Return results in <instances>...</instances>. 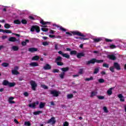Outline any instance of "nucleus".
<instances>
[{
    "label": "nucleus",
    "mask_w": 126,
    "mask_h": 126,
    "mask_svg": "<svg viewBox=\"0 0 126 126\" xmlns=\"http://www.w3.org/2000/svg\"><path fill=\"white\" fill-rule=\"evenodd\" d=\"M96 63H104V60H96V58L92 59L91 60L88 61L87 62V64H90L92 63L94 64Z\"/></svg>",
    "instance_id": "1"
},
{
    "label": "nucleus",
    "mask_w": 126,
    "mask_h": 126,
    "mask_svg": "<svg viewBox=\"0 0 126 126\" xmlns=\"http://www.w3.org/2000/svg\"><path fill=\"white\" fill-rule=\"evenodd\" d=\"M2 85L4 86H8L9 87H14L16 85V83L15 82H9L6 80H4L2 82Z\"/></svg>",
    "instance_id": "2"
},
{
    "label": "nucleus",
    "mask_w": 126,
    "mask_h": 126,
    "mask_svg": "<svg viewBox=\"0 0 126 126\" xmlns=\"http://www.w3.org/2000/svg\"><path fill=\"white\" fill-rule=\"evenodd\" d=\"M35 31V32L36 33H40V27L37 26V25H33L32 26L31 28V32H34Z\"/></svg>",
    "instance_id": "3"
},
{
    "label": "nucleus",
    "mask_w": 126,
    "mask_h": 126,
    "mask_svg": "<svg viewBox=\"0 0 126 126\" xmlns=\"http://www.w3.org/2000/svg\"><path fill=\"white\" fill-rule=\"evenodd\" d=\"M31 86H32V89L33 91H36V88H37V85L35 81L32 80L30 82Z\"/></svg>",
    "instance_id": "4"
},
{
    "label": "nucleus",
    "mask_w": 126,
    "mask_h": 126,
    "mask_svg": "<svg viewBox=\"0 0 126 126\" xmlns=\"http://www.w3.org/2000/svg\"><path fill=\"white\" fill-rule=\"evenodd\" d=\"M72 33L73 35H76L77 36H79L80 37H83V38H85V37H86L85 35L83 34V33L78 31L73 32H72Z\"/></svg>",
    "instance_id": "5"
},
{
    "label": "nucleus",
    "mask_w": 126,
    "mask_h": 126,
    "mask_svg": "<svg viewBox=\"0 0 126 126\" xmlns=\"http://www.w3.org/2000/svg\"><path fill=\"white\" fill-rule=\"evenodd\" d=\"M50 94L53 95V97H58L60 95V93L56 90H53L50 91Z\"/></svg>",
    "instance_id": "6"
},
{
    "label": "nucleus",
    "mask_w": 126,
    "mask_h": 126,
    "mask_svg": "<svg viewBox=\"0 0 126 126\" xmlns=\"http://www.w3.org/2000/svg\"><path fill=\"white\" fill-rule=\"evenodd\" d=\"M55 119V117H52L47 121V124H52V125H55V124H56Z\"/></svg>",
    "instance_id": "7"
},
{
    "label": "nucleus",
    "mask_w": 126,
    "mask_h": 126,
    "mask_svg": "<svg viewBox=\"0 0 126 126\" xmlns=\"http://www.w3.org/2000/svg\"><path fill=\"white\" fill-rule=\"evenodd\" d=\"M43 69L45 70H49L50 69H52V66L50 64L46 63L45 65L43 66Z\"/></svg>",
    "instance_id": "8"
},
{
    "label": "nucleus",
    "mask_w": 126,
    "mask_h": 126,
    "mask_svg": "<svg viewBox=\"0 0 126 126\" xmlns=\"http://www.w3.org/2000/svg\"><path fill=\"white\" fill-rule=\"evenodd\" d=\"M8 41L9 42H18L19 40L16 39L15 37H10L8 38Z\"/></svg>",
    "instance_id": "9"
},
{
    "label": "nucleus",
    "mask_w": 126,
    "mask_h": 126,
    "mask_svg": "<svg viewBox=\"0 0 126 126\" xmlns=\"http://www.w3.org/2000/svg\"><path fill=\"white\" fill-rule=\"evenodd\" d=\"M36 105H39V101H36L32 104H30L29 105V107H30V108H35V107H36Z\"/></svg>",
    "instance_id": "10"
},
{
    "label": "nucleus",
    "mask_w": 126,
    "mask_h": 126,
    "mask_svg": "<svg viewBox=\"0 0 126 126\" xmlns=\"http://www.w3.org/2000/svg\"><path fill=\"white\" fill-rule=\"evenodd\" d=\"M114 66L116 69L117 70H121V66L118 63H114Z\"/></svg>",
    "instance_id": "11"
},
{
    "label": "nucleus",
    "mask_w": 126,
    "mask_h": 126,
    "mask_svg": "<svg viewBox=\"0 0 126 126\" xmlns=\"http://www.w3.org/2000/svg\"><path fill=\"white\" fill-rule=\"evenodd\" d=\"M108 58L109 60H111V61H116V60H117V57L113 54L108 55Z\"/></svg>",
    "instance_id": "12"
},
{
    "label": "nucleus",
    "mask_w": 126,
    "mask_h": 126,
    "mask_svg": "<svg viewBox=\"0 0 126 126\" xmlns=\"http://www.w3.org/2000/svg\"><path fill=\"white\" fill-rule=\"evenodd\" d=\"M29 52H31V53H34V52H37L38 51V49L35 47L30 48L28 49Z\"/></svg>",
    "instance_id": "13"
},
{
    "label": "nucleus",
    "mask_w": 126,
    "mask_h": 126,
    "mask_svg": "<svg viewBox=\"0 0 126 126\" xmlns=\"http://www.w3.org/2000/svg\"><path fill=\"white\" fill-rule=\"evenodd\" d=\"M85 54H84V53H77V58L78 59H81L82 57H85Z\"/></svg>",
    "instance_id": "14"
},
{
    "label": "nucleus",
    "mask_w": 126,
    "mask_h": 126,
    "mask_svg": "<svg viewBox=\"0 0 126 126\" xmlns=\"http://www.w3.org/2000/svg\"><path fill=\"white\" fill-rule=\"evenodd\" d=\"M98 94V93L96 91H93L91 93L90 97L91 98H93V97L96 96Z\"/></svg>",
    "instance_id": "15"
},
{
    "label": "nucleus",
    "mask_w": 126,
    "mask_h": 126,
    "mask_svg": "<svg viewBox=\"0 0 126 126\" xmlns=\"http://www.w3.org/2000/svg\"><path fill=\"white\" fill-rule=\"evenodd\" d=\"M118 98H120L121 102H125V98H124V96H123V94H119L118 95Z\"/></svg>",
    "instance_id": "16"
},
{
    "label": "nucleus",
    "mask_w": 126,
    "mask_h": 126,
    "mask_svg": "<svg viewBox=\"0 0 126 126\" xmlns=\"http://www.w3.org/2000/svg\"><path fill=\"white\" fill-rule=\"evenodd\" d=\"M30 66H39V64L36 62H32L30 63Z\"/></svg>",
    "instance_id": "17"
},
{
    "label": "nucleus",
    "mask_w": 126,
    "mask_h": 126,
    "mask_svg": "<svg viewBox=\"0 0 126 126\" xmlns=\"http://www.w3.org/2000/svg\"><path fill=\"white\" fill-rule=\"evenodd\" d=\"M27 43H29V39H26L25 41H22L21 43L22 46H26V45H27Z\"/></svg>",
    "instance_id": "18"
},
{
    "label": "nucleus",
    "mask_w": 126,
    "mask_h": 126,
    "mask_svg": "<svg viewBox=\"0 0 126 126\" xmlns=\"http://www.w3.org/2000/svg\"><path fill=\"white\" fill-rule=\"evenodd\" d=\"M63 61V58L61 56H58L55 60V63H58Z\"/></svg>",
    "instance_id": "19"
},
{
    "label": "nucleus",
    "mask_w": 126,
    "mask_h": 126,
    "mask_svg": "<svg viewBox=\"0 0 126 126\" xmlns=\"http://www.w3.org/2000/svg\"><path fill=\"white\" fill-rule=\"evenodd\" d=\"M61 69L63 71V72H66V71H68L69 70V67H63V68H62Z\"/></svg>",
    "instance_id": "20"
},
{
    "label": "nucleus",
    "mask_w": 126,
    "mask_h": 126,
    "mask_svg": "<svg viewBox=\"0 0 126 126\" xmlns=\"http://www.w3.org/2000/svg\"><path fill=\"white\" fill-rule=\"evenodd\" d=\"M93 40L94 43H99V42H101V41H102V39L99 38H94Z\"/></svg>",
    "instance_id": "21"
},
{
    "label": "nucleus",
    "mask_w": 126,
    "mask_h": 126,
    "mask_svg": "<svg viewBox=\"0 0 126 126\" xmlns=\"http://www.w3.org/2000/svg\"><path fill=\"white\" fill-rule=\"evenodd\" d=\"M40 57L38 56H35L32 58V61H38Z\"/></svg>",
    "instance_id": "22"
},
{
    "label": "nucleus",
    "mask_w": 126,
    "mask_h": 126,
    "mask_svg": "<svg viewBox=\"0 0 126 126\" xmlns=\"http://www.w3.org/2000/svg\"><path fill=\"white\" fill-rule=\"evenodd\" d=\"M12 74H13L14 75H17L18 74H20V73L18 72V71L14 70H11Z\"/></svg>",
    "instance_id": "23"
},
{
    "label": "nucleus",
    "mask_w": 126,
    "mask_h": 126,
    "mask_svg": "<svg viewBox=\"0 0 126 126\" xmlns=\"http://www.w3.org/2000/svg\"><path fill=\"white\" fill-rule=\"evenodd\" d=\"M56 27H57V28H59L60 27V30H61V31H63L64 32H65V31H66V30H65V29L63 28V27L60 26L59 27V25H55Z\"/></svg>",
    "instance_id": "24"
},
{
    "label": "nucleus",
    "mask_w": 126,
    "mask_h": 126,
    "mask_svg": "<svg viewBox=\"0 0 126 126\" xmlns=\"http://www.w3.org/2000/svg\"><path fill=\"white\" fill-rule=\"evenodd\" d=\"M45 105H46V103L40 102V103H39L40 109H43V108L45 107Z\"/></svg>",
    "instance_id": "25"
},
{
    "label": "nucleus",
    "mask_w": 126,
    "mask_h": 126,
    "mask_svg": "<svg viewBox=\"0 0 126 126\" xmlns=\"http://www.w3.org/2000/svg\"><path fill=\"white\" fill-rule=\"evenodd\" d=\"M65 75V72H62L60 75L59 76L61 79H63L64 78V75Z\"/></svg>",
    "instance_id": "26"
},
{
    "label": "nucleus",
    "mask_w": 126,
    "mask_h": 126,
    "mask_svg": "<svg viewBox=\"0 0 126 126\" xmlns=\"http://www.w3.org/2000/svg\"><path fill=\"white\" fill-rule=\"evenodd\" d=\"M12 50L14 51H17L18 50H19V47L17 46H13L12 47Z\"/></svg>",
    "instance_id": "27"
},
{
    "label": "nucleus",
    "mask_w": 126,
    "mask_h": 126,
    "mask_svg": "<svg viewBox=\"0 0 126 126\" xmlns=\"http://www.w3.org/2000/svg\"><path fill=\"white\" fill-rule=\"evenodd\" d=\"M42 113H43V111H34L33 112V114L35 116H37V115L42 114Z\"/></svg>",
    "instance_id": "28"
},
{
    "label": "nucleus",
    "mask_w": 126,
    "mask_h": 126,
    "mask_svg": "<svg viewBox=\"0 0 126 126\" xmlns=\"http://www.w3.org/2000/svg\"><path fill=\"white\" fill-rule=\"evenodd\" d=\"M112 90H113V88H111L110 89H109L107 91V93L108 95H112V94H113V91H112Z\"/></svg>",
    "instance_id": "29"
},
{
    "label": "nucleus",
    "mask_w": 126,
    "mask_h": 126,
    "mask_svg": "<svg viewBox=\"0 0 126 126\" xmlns=\"http://www.w3.org/2000/svg\"><path fill=\"white\" fill-rule=\"evenodd\" d=\"M50 23L49 22H45L44 20H41L40 21V24H42V25H47V24Z\"/></svg>",
    "instance_id": "30"
},
{
    "label": "nucleus",
    "mask_w": 126,
    "mask_h": 126,
    "mask_svg": "<svg viewBox=\"0 0 126 126\" xmlns=\"http://www.w3.org/2000/svg\"><path fill=\"white\" fill-rule=\"evenodd\" d=\"M3 33H6V34H10V33H12V32L10 30H3Z\"/></svg>",
    "instance_id": "31"
},
{
    "label": "nucleus",
    "mask_w": 126,
    "mask_h": 126,
    "mask_svg": "<svg viewBox=\"0 0 126 126\" xmlns=\"http://www.w3.org/2000/svg\"><path fill=\"white\" fill-rule=\"evenodd\" d=\"M70 54L72 55H77V51L76 50H72L70 52Z\"/></svg>",
    "instance_id": "32"
},
{
    "label": "nucleus",
    "mask_w": 126,
    "mask_h": 126,
    "mask_svg": "<svg viewBox=\"0 0 126 126\" xmlns=\"http://www.w3.org/2000/svg\"><path fill=\"white\" fill-rule=\"evenodd\" d=\"M2 66H3V67H7L8 65H9V63H3L1 64Z\"/></svg>",
    "instance_id": "33"
},
{
    "label": "nucleus",
    "mask_w": 126,
    "mask_h": 126,
    "mask_svg": "<svg viewBox=\"0 0 126 126\" xmlns=\"http://www.w3.org/2000/svg\"><path fill=\"white\" fill-rule=\"evenodd\" d=\"M4 28L6 29H9V28H10L11 27V26L9 25V24H5L4 26Z\"/></svg>",
    "instance_id": "34"
},
{
    "label": "nucleus",
    "mask_w": 126,
    "mask_h": 126,
    "mask_svg": "<svg viewBox=\"0 0 126 126\" xmlns=\"http://www.w3.org/2000/svg\"><path fill=\"white\" fill-rule=\"evenodd\" d=\"M94 79V78H93V77L91 76L90 78H86L85 80L86 81H90L91 80H93Z\"/></svg>",
    "instance_id": "35"
},
{
    "label": "nucleus",
    "mask_w": 126,
    "mask_h": 126,
    "mask_svg": "<svg viewBox=\"0 0 126 126\" xmlns=\"http://www.w3.org/2000/svg\"><path fill=\"white\" fill-rule=\"evenodd\" d=\"M99 68H95L94 70V74H97V73L99 72Z\"/></svg>",
    "instance_id": "36"
},
{
    "label": "nucleus",
    "mask_w": 126,
    "mask_h": 126,
    "mask_svg": "<svg viewBox=\"0 0 126 126\" xmlns=\"http://www.w3.org/2000/svg\"><path fill=\"white\" fill-rule=\"evenodd\" d=\"M97 97L98 98V99L99 100H104V99H105V96L102 95H97Z\"/></svg>",
    "instance_id": "37"
},
{
    "label": "nucleus",
    "mask_w": 126,
    "mask_h": 126,
    "mask_svg": "<svg viewBox=\"0 0 126 126\" xmlns=\"http://www.w3.org/2000/svg\"><path fill=\"white\" fill-rule=\"evenodd\" d=\"M14 24H21V22L19 20H15L14 21Z\"/></svg>",
    "instance_id": "38"
},
{
    "label": "nucleus",
    "mask_w": 126,
    "mask_h": 126,
    "mask_svg": "<svg viewBox=\"0 0 126 126\" xmlns=\"http://www.w3.org/2000/svg\"><path fill=\"white\" fill-rule=\"evenodd\" d=\"M63 58H66V59H69L70 56L69 55L66 54V53H64V54H63Z\"/></svg>",
    "instance_id": "39"
},
{
    "label": "nucleus",
    "mask_w": 126,
    "mask_h": 126,
    "mask_svg": "<svg viewBox=\"0 0 126 126\" xmlns=\"http://www.w3.org/2000/svg\"><path fill=\"white\" fill-rule=\"evenodd\" d=\"M67 97L68 99H71V98H73V94H70L67 95Z\"/></svg>",
    "instance_id": "40"
},
{
    "label": "nucleus",
    "mask_w": 126,
    "mask_h": 126,
    "mask_svg": "<svg viewBox=\"0 0 126 126\" xmlns=\"http://www.w3.org/2000/svg\"><path fill=\"white\" fill-rule=\"evenodd\" d=\"M25 126H31V123H30V122H29V121L25 122Z\"/></svg>",
    "instance_id": "41"
},
{
    "label": "nucleus",
    "mask_w": 126,
    "mask_h": 126,
    "mask_svg": "<svg viewBox=\"0 0 126 126\" xmlns=\"http://www.w3.org/2000/svg\"><path fill=\"white\" fill-rule=\"evenodd\" d=\"M41 30H42L43 32H48V31H49V29H48V28H41Z\"/></svg>",
    "instance_id": "42"
},
{
    "label": "nucleus",
    "mask_w": 126,
    "mask_h": 126,
    "mask_svg": "<svg viewBox=\"0 0 126 126\" xmlns=\"http://www.w3.org/2000/svg\"><path fill=\"white\" fill-rule=\"evenodd\" d=\"M98 82L99 83H104V82H105V80H104V79L100 78L98 79Z\"/></svg>",
    "instance_id": "43"
},
{
    "label": "nucleus",
    "mask_w": 126,
    "mask_h": 126,
    "mask_svg": "<svg viewBox=\"0 0 126 126\" xmlns=\"http://www.w3.org/2000/svg\"><path fill=\"white\" fill-rule=\"evenodd\" d=\"M21 23H22V24H27V20H26V19H22L21 21Z\"/></svg>",
    "instance_id": "44"
},
{
    "label": "nucleus",
    "mask_w": 126,
    "mask_h": 126,
    "mask_svg": "<svg viewBox=\"0 0 126 126\" xmlns=\"http://www.w3.org/2000/svg\"><path fill=\"white\" fill-rule=\"evenodd\" d=\"M103 110L104 113H109V111L106 106L103 107Z\"/></svg>",
    "instance_id": "45"
},
{
    "label": "nucleus",
    "mask_w": 126,
    "mask_h": 126,
    "mask_svg": "<svg viewBox=\"0 0 126 126\" xmlns=\"http://www.w3.org/2000/svg\"><path fill=\"white\" fill-rule=\"evenodd\" d=\"M102 66L103 67H106V68H109V64H107L106 63H104L103 64Z\"/></svg>",
    "instance_id": "46"
},
{
    "label": "nucleus",
    "mask_w": 126,
    "mask_h": 126,
    "mask_svg": "<svg viewBox=\"0 0 126 126\" xmlns=\"http://www.w3.org/2000/svg\"><path fill=\"white\" fill-rule=\"evenodd\" d=\"M109 47L110 49H116L117 48V46L113 44L110 45Z\"/></svg>",
    "instance_id": "47"
},
{
    "label": "nucleus",
    "mask_w": 126,
    "mask_h": 126,
    "mask_svg": "<svg viewBox=\"0 0 126 126\" xmlns=\"http://www.w3.org/2000/svg\"><path fill=\"white\" fill-rule=\"evenodd\" d=\"M79 74H83V68H80L78 72Z\"/></svg>",
    "instance_id": "48"
},
{
    "label": "nucleus",
    "mask_w": 126,
    "mask_h": 126,
    "mask_svg": "<svg viewBox=\"0 0 126 126\" xmlns=\"http://www.w3.org/2000/svg\"><path fill=\"white\" fill-rule=\"evenodd\" d=\"M41 87L42 88H43V89H48L49 88L48 87V86H46L45 85H41Z\"/></svg>",
    "instance_id": "49"
},
{
    "label": "nucleus",
    "mask_w": 126,
    "mask_h": 126,
    "mask_svg": "<svg viewBox=\"0 0 126 126\" xmlns=\"http://www.w3.org/2000/svg\"><path fill=\"white\" fill-rule=\"evenodd\" d=\"M57 65H63V62H57L56 63Z\"/></svg>",
    "instance_id": "50"
},
{
    "label": "nucleus",
    "mask_w": 126,
    "mask_h": 126,
    "mask_svg": "<svg viewBox=\"0 0 126 126\" xmlns=\"http://www.w3.org/2000/svg\"><path fill=\"white\" fill-rule=\"evenodd\" d=\"M19 69V67H18V66H15L14 67V69H12V70H16L17 71Z\"/></svg>",
    "instance_id": "51"
},
{
    "label": "nucleus",
    "mask_w": 126,
    "mask_h": 126,
    "mask_svg": "<svg viewBox=\"0 0 126 126\" xmlns=\"http://www.w3.org/2000/svg\"><path fill=\"white\" fill-rule=\"evenodd\" d=\"M42 45L43 46H49V43H48V42H47V41L43 42L42 43Z\"/></svg>",
    "instance_id": "52"
},
{
    "label": "nucleus",
    "mask_w": 126,
    "mask_h": 126,
    "mask_svg": "<svg viewBox=\"0 0 126 126\" xmlns=\"http://www.w3.org/2000/svg\"><path fill=\"white\" fill-rule=\"evenodd\" d=\"M69 126V124L68 123V122H65L63 124V126Z\"/></svg>",
    "instance_id": "53"
},
{
    "label": "nucleus",
    "mask_w": 126,
    "mask_h": 126,
    "mask_svg": "<svg viewBox=\"0 0 126 126\" xmlns=\"http://www.w3.org/2000/svg\"><path fill=\"white\" fill-rule=\"evenodd\" d=\"M59 71H60V70H59V69H53V72L54 73H57V72H59Z\"/></svg>",
    "instance_id": "54"
},
{
    "label": "nucleus",
    "mask_w": 126,
    "mask_h": 126,
    "mask_svg": "<svg viewBox=\"0 0 126 126\" xmlns=\"http://www.w3.org/2000/svg\"><path fill=\"white\" fill-rule=\"evenodd\" d=\"M115 68H114L113 67H110L109 68V69L110 70V71H111L112 72H115V70H114Z\"/></svg>",
    "instance_id": "55"
},
{
    "label": "nucleus",
    "mask_w": 126,
    "mask_h": 126,
    "mask_svg": "<svg viewBox=\"0 0 126 126\" xmlns=\"http://www.w3.org/2000/svg\"><path fill=\"white\" fill-rule=\"evenodd\" d=\"M24 95L25 96V97H28L29 96V94H28L27 92H25L24 93Z\"/></svg>",
    "instance_id": "56"
},
{
    "label": "nucleus",
    "mask_w": 126,
    "mask_h": 126,
    "mask_svg": "<svg viewBox=\"0 0 126 126\" xmlns=\"http://www.w3.org/2000/svg\"><path fill=\"white\" fill-rule=\"evenodd\" d=\"M113 40L111 39H109L108 38H106L105 39V41H106L107 42L109 43L110 42H112Z\"/></svg>",
    "instance_id": "57"
},
{
    "label": "nucleus",
    "mask_w": 126,
    "mask_h": 126,
    "mask_svg": "<svg viewBox=\"0 0 126 126\" xmlns=\"http://www.w3.org/2000/svg\"><path fill=\"white\" fill-rule=\"evenodd\" d=\"M58 54H59V55H61L62 56H63V54H64V53H63V51H59L58 52Z\"/></svg>",
    "instance_id": "58"
},
{
    "label": "nucleus",
    "mask_w": 126,
    "mask_h": 126,
    "mask_svg": "<svg viewBox=\"0 0 126 126\" xmlns=\"http://www.w3.org/2000/svg\"><path fill=\"white\" fill-rule=\"evenodd\" d=\"M10 104H15V101L13 100H8Z\"/></svg>",
    "instance_id": "59"
},
{
    "label": "nucleus",
    "mask_w": 126,
    "mask_h": 126,
    "mask_svg": "<svg viewBox=\"0 0 126 126\" xmlns=\"http://www.w3.org/2000/svg\"><path fill=\"white\" fill-rule=\"evenodd\" d=\"M14 123H15V124H17V125H18V124H19V122H18V121H17V119H15L14 120Z\"/></svg>",
    "instance_id": "60"
},
{
    "label": "nucleus",
    "mask_w": 126,
    "mask_h": 126,
    "mask_svg": "<svg viewBox=\"0 0 126 126\" xmlns=\"http://www.w3.org/2000/svg\"><path fill=\"white\" fill-rule=\"evenodd\" d=\"M29 18H30V19H31L32 20H35V18H33V17L32 16H30Z\"/></svg>",
    "instance_id": "61"
},
{
    "label": "nucleus",
    "mask_w": 126,
    "mask_h": 126,
    "mask_svg": "<svg viewBox=\"0 0 126 126\" xmlns=\"http://www.w3.org/2000/svg\"><path fill=\"white\" fill-rule=\"evenodd\" d=\"M6 38H7V36L6 35H3V36H2V40H4L5 39H6Z\"/></svg>",
    "instance_id": "62"
},
{
    "label": "nucleus",
    "mask_w": 126,
    "mask_h": 126,
    "mask_svg": "<svg viewBox=\"0 0 126 126\" xmlns=\"http://www.w3.org/2000/svg\"><path fill=\"white\" fill-rule=\"evenodd\" d=\"M49 36L50 38H55L56 35L50 34V35H49Z\"/></svg>",
    "instance_id": "63"
},
{
    "label": "nucleus",
    "mask_w": 126,
    "mask_h": 126,
    "mask_svg": "<svg viewBox=\"0 0 126 126\" xmlns=\"http://www.w3.org/2000/svg\"><path fill=\"white\" fill-rule=\"evenodd\" d=\"M49 33H50V34H54V33H55V31H53V30H51L50 31V32H49Z\"/></svg>",
    "instance_id": "64"
}]
</instances>
